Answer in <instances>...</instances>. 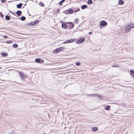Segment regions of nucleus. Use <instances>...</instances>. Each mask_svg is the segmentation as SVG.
Listing matches in <instances>:
<instances>
[{
    "instance_id": "9b49d317",
    "label": "nucleus",
    "mask_w": 134,
    "mask_h": 134,
    "mask_svg": "<svg viewBox=\"0 0 134 134\" xmlns=\"http://www.w3.org/2000/svg\"><path fill=\"white\" fill-rule=\"evenodd\" d=\"M35 62L37 63H40L41 62V60L40 58H37L35 60Z\"/></svg>"
},
{
    "instance_id": "393cba45",
    "label": "nucleus",
    "mask_w": 134,
    "mask_h": 134,
    "mask_svg": "<svg viewBox=\"0 0 134 134\" xmlns=\"http://www.w3.org/2000/svg\"><path fill=\"white\" fill-rule=\"evenodd\" d=\"M78 18L76 19L75 20L74 23H75L76 24H78Z\"/></svg>"
},
{
    "instance_id": "4468645a",
    "label": "nucleus",
    "mask_w": 134,
    "mask_h": 134,
    "mask_svg": "<svg viewBox=\"0 0 134 134\" xmlns=\"http://www.w3.org/2000/svg\"><path fill=\"white\" fill-rule=\"evenodd\" d=\"M22 5V3H19L17 5V7L18 8H21Z\"/></svg>"
},
{
    "instance_id": "a211bd4d",
    "label": "nucleus",
    "mask_w": 134,
    "mask_h": 134,
    "mask_svg": "<svg viewBox=\"0 0 134 134\" xmlns=\"http://www.w3.org/2000/svg\"><path fill=\"white\" fill-rule=\"evenodd\" d=\"M1 55L3 57H5L7 56L8 55V54L5 53H2Z\"/></svg>"
},
{
    "instance_id": "dca6fc26",
    "label": "nucleus",
    "mask_w": 134,
    "mask_h": 134,
    "mask_svg": "<svg viewBox=\"0 0 134 134\" xmlns=\"http://www.w3.org/2000/svg\"><path fill=\"white\" fill-rule=\"evenodd\" d=\"M20 76L21 78H22V77L24 75V73L20 71Z\"/></svg>"
},
{
    "instance_id": "7c9ffc66",
    "label": "nucleus",
    "mask_w": 134,
    "mask_h": 134,
    "mask_svg": "<svg viewBox=\"0 0 134 134\" xmlns=\"http://www.w3.org/2000/svg\"><path fill=\"white\" fill-rule=\"evenodd\" d=\"M96 96H97L98 97H99L100 98H99L100 99H101L102 98V97H101V96H100L99 95L96 94Z\"/></svg>"
},
{
    "instance_id": "0eeeda50",
    "label": "nucleus",
    "mask_w": 134,
    "mask_h": 134,
    "mask_svg": "<svg viewBox=\"0 0 134 134\" xmlns=\"http://www.w3.org/2000/svg\"><path fill=\"white\" fill-rule=\"evenodd\" d=\"M62 27L64 29H66V28L67 27L66 24L65 23H62Z\"/></svg>"
},
{
    "instance_id": "2f4dec72",
    "label": "nucleus",
    "mask_w": 134,
    "mask_h": 134,
    "mask_svg": "<svg viewBox=\"0 0 134 134\" xmlns=\"http://www.w3.org/2000/svg\"><path fill=\"white\" fill-rule=\"evenodd\" d=\"M6 0H1V1L2 3H4Z\"/></svg>"
},
{
    "instance_id": "4c0bfd02",
    "label": "nucleus",
    "mask_w": 134,
    "mask_h": 134,
    "mask_svg": "<svg viewBox=\"0 0 134 134\" xmlns=\"http://www.w3.org/2000/svg\"><path fill=\"white\" fill-rule=\"evenodd\" d=\"M57 11L58 12H59V9H58L57 10Z\"/></svg>"
},
{
    "instance_id": "a878e982",
    "label": "nucleus",
    "mask_w": 134,
    "mask_h": 134,
    "mask_svg": "<svg viewBox=\"0 0 134 134\" xmlns=\"http://www.w3.org/2000/svg\"><path fill=\"white\" fill-rule=\"evenodd\" d=\"M40 5L42 7L44 6V5L43 3L42 2H40Z\"/></svg>"
},
{
    "instance_id": "5701e85b",
    "label": "nucleus",
    "mask_w": 134,
    "mask_h": 134,
    "mask_svg": "<svg viewBox=\"0 0 134 134\" xmlns=\"http://www.w3.org/2000/svg\"><path fill=\"white\" fill-rule=\"evenodd\" d=\"M96 94H89L88 95V96L89 97H90V96H91L92 97H96Z\"/></svg>"
},
{
    "instance_id": "f3484780",
    "label": "nucleus",
    "mask_w": 134,
    "mask_h": 134,
    "mask_svg": "<svg viewBox=\"0 0 134 134\" xmlns=\"http://www.w3.org/2000/svg\"><path fill=\"white\" fill-rule=\"evenodd\" d=\"M73 12V11L72 10V9H70L69 10V14H72Z\"/></svg>"
},
{
    "instance_id": "412c9836",
    "label": "nucleus",
    "mask_w": 134,
    "mask_h": 134,
    "mask_svg": "<svg viewBox=\"0 0 134 134\" xmlns=\"http://www.w3.org/2000/svg\"><path fill=\"white\" fill-rule=\"evenodd\" d=\"M65 1V0H62V1H60L59 2V4L60 5H61L62 4H63V2H64Z\"/></svg>"
},
{
    "instance_id": "4be33fe9",
    "label": "nucleus",
    "mask_w": 134,
    "mask_h": 134,
    "mask_svg": "<svg viewBox=\"0 0 134 134\" xmlns=\"http://www.w3.org/2000/svg\"><path fill=\"white\" fill-rule=\"evenodd\" d=\"M26 18L25 16H23L21 17V19L22 21H23L25 20Z\"/></svg>"
},
{
    "instance_id": "f257e3e1",
    "label": "nucleus",
    "mask_w": 134,
    "mask_h": 134,
    "mask_svg": "<svg viewBox=\"0 0 134 134\" xmlns=\"http://www.w3.org/2000/svg\"><path fill=\"white\" fill-rule=\"evenodd\" d=\"M134 27V25L133 24L126 25L124 27V31L126 32H129L131 29Z\"/></svg>"
},
{
    "instance_id": "bb28decb",
    "label": "nucleus",
    "mask_w": 134,
    "mask_h": 134,
    "mask_svg": "<svg viewBox=\"0 0 134 134\" xmlns=\"http://www.w3.org/2000/svg\"><path fill=\"white\" fill-rule=\"evenodd\" d=\"M13 46L14 48H16L18 46V45L16 44H13Z\"/></svg>"
},
{
    "instance_id": "7ed1b4c3",
    "label": "nucleus",
    "mask_w": 134,
    "mask_h": 134,
    "mask_svg": "<svg viewBox=\"0 0 134 134\" xmlns=\"http://www.w3.org/2000/svg\"><path fill=\"white\" fill-rule=\"evenodd\" d=\"M67 23L69 24V26L70 29H71L73 28L74 25L73 23L70 22Z\"/></svg>"
},
{
    "instance_id": "1a4fd4ad",
    "label": "nucleus",
    "mask_w": 134,
    "mask_h": 134,
    "mask_svg": "<svg viewBox=\"0 0 134 134\" xmlns=\"http://www.w3.org/2000/svg\"><path fill=\"white\" fill-rule=\"evenodd\" d=\"M130 74L133 76L134 77V70H131L130 71Z\"/></svg>"
},
{
    "instance_id": "f704fd0d",
    "label": "nucleus",
    "mask_w": 134,
    "mask_h": 134,
    "mask_svg": "<svg viewBox=\"0 0 134 134\" xmlns=\"http://www.w3.org/2000/svg\"><path fill=\"white\" fill-rule=\"evenodd\" d=\"M3 37L4 38H6L7 37V36H6L5 35V36H3Z\"/></svg>"
},
{
    "instance_id": "c9c22d12",
    "label": "nucleus",
    "mask_w": 134,
    "mask_h": 134,
    "mask_svg": "<svg viewBox=\"0 0 134 134\" xmlns=\"http://www.w3.org/2000/svg\"><path fill=\"white\" fill-rule=\"evenodd\" d=\"M0 15H1V16L2 17H3L4 15L3 14H1Z\"/></svg>"
},
{
    "instance_id": "c756f323",
    "label": "nucleus",
    "mask_w": 134,
    "mask_h": 134,
    "mask_svg": "<svg viewBox=\"0 0 134 134\" xmlns=\"http://www.w3.org/2000/svg\"><path fill=\"white\" fill-rule=\"evenodd\" d=\"M119 66V65H113L112 66V67H118Z\"/></svg>"
},
{
    "instance_id": "72a5a7b5",
    "label": "nucleus",
    "mask_w": 134,
    "mask_h": 134,
    "mask_svg": "<svg viewBox=\"0 0 134 134\" xmlns=\"http://www.w3.org/2000/svg\"><path fill=\"white\" fill-rule=\"evenodd\" d=\"M68 43V40H67V41H65L64 42V43Z\"/></svg>"
},
{
    "instance_id": "20e7f679",
    "label": "nucleus",
    "mask_w": 134,
    "mask_h": 134,
    "mask_svg": "<svg viewBox=\"0 0 134 134\" xmlns=\"http://www.w3.org/2000/svg\"><path fill=\"white\" fill-rule=\"evenodd\" d=\"M101 25L102 26H104L107 25V23L104 21H101L100 23Z\"/></svg>"
},
{
    "instance_id": "58836bf2",
    "label": "nucleus",
    "mask_w": 134,
    "mask_h": 134,
    "mask_svg": "<svg viewBox=\"0 0 134 134\" xmlns=\"http://www.w3.org/2000/svg\"><path fill=\"white\" fill-rule=\"evenodd\" d=\"M2 14V13L0 12V15Z\"/></svg>"
},
{
    "instance_id": "f8f14e48",
    "label": "nucleus",
    "mask_w": 134,
    "mask_h": 134,
    "mask_svg": "<svg viewBox=\"0 0 134 134\" xmlns=\"http://www.w3.org/2000/svg\"><path fill=\"white\" fill-rule=\"evenodd\" d=\"M124 3V2L122 1L121 0H119V1L118 3L119 4H121V5H122Z\"/></svg>"
},
{
    "instance_id": "e433bc0d",
    "label": "nucleus",
    "mask_w": 134,
    "mask_h": 134,
    "mask_svg": "<svg viewBox=\"0 0 134 134\" xmlns=\"http://www.w3.org/2000/svg\"><path fill=\"white\" fill-rule=\"evenodd\" d=\"M90 34H92V33L91 32H90L89 33Z\"/></svg>"
},
{
    "instance_id": "f03ea898",
    "label": "nucleus",
    "mask_w": 134,
    "mask_h": 134,
    "mask_svg": "<svg viewBox=\"0 0 134 134\" xmlns=\"http://www.w3.org/2000/svg\"><path fill=\"white\" fill-rule=\"evenodd\" d=\"M64 48L65 47H59L54 50V52L55 53H57L60 51L64 50Z\"/></svg>"
},
{
    "instance_id": "473e14b6",
    "label": "nucleus",
    "mask_w": 134,
    "mask_h": 134,
    "mask_svg": "<svg viewBox=\"0 0 134 134\" xmlns=\"http://www.w3.org/2000/svg\"><path fill=\"white\" fill-rule=\"evenodd\" d=\"M26 75H25V74H24V75H23L22 76V78H23V77H26Z\"/></svg>"
},
{
    "instance_id": "9d476101",
    "label": "nucleus",
    "mask_w": 134,
    "mask_h": 134,
    "mask_svg": "<svg viewBox=\"0 0 134 134\" xmlns=\"http://www.w3.org/2000/svg\"><path fill=\"white\" fill-rule=\"evenodd\" d=\"M110 108V106L109 105H108L106 107L104 108V109L105 110H109V109Z\"/></svg>"
},
{
    "instance_id": "423d86ee",
    "label": "nucleus",
    "mask_w": 134,
    "mask_h": 134,
    "mask_svg": "<svg viewBox=\"0 0 134 134\" xmlns=\"http://www.w3.org/2000/svg\"><path fill=\"white\" fill-rule=\"evenodd\" d=\"M98 129L97 127H93L92 128V131L93 132H96Z\"/></svg>"
},
{
    "instance_id": "aec40b11",
    "label": "nucleus",
    "mask_w": 134,
    "mask_h": 134,
    "mask_svg": "<svg viewBox=\"0 0 134 134\" xmlns=\"http://www.w3.org/2000/svg\"><path fill=\"white\" fill-rule=\"evenodd\" d=\"M87 7V5H83L81 7V8L82 9H84L85 8H86Z\"/></svg>"
},
{
    "instance_id": "ddd939ff",
    "label": "nucleus",
    "mask_w": 134,
    "mask_h": 134,
    "mask_svg": "<svg viewBox=\"0 0 134 134\" xmlns=\"http://www.w3.org/2000/svg\"><path fill=\"white\" fill-rule=\"evenodd\" d=\"M75 40V39H71L68 40V43H71L74 41Z\"/></svg>"
},
{
    "instance_id": "6ab92c4d",
    "label": "nucleus",
    "mask_w": 134,
    "mask_h": 134,
    "mask_svg": "<svg viewBox=\"0 0 134 134\" xmlns=\"http://www.w3.org/2000/svg\"><path fill=\"white\" fill-rule=\"evenodd\" d=\"M5 19L7 20H9L10 19V17L8 15H7L5 16Z\"/></svg>"
},
{
    "instance_id": "b1692460",
    "label": "nucleus",
    "mask_w": 134,
    "mask_h": 134,
    "mask_svg": "<svg viewBox=\"0 0 134 134\" xmlns=\"http://www.w3.org/2000/svg\"><path fill=\"white\" fill-rule=\"evenodd\" d=\"M12 40H7L6 41V42L7 43H10L12 42Z\"/></svg>"
},
{
    "instance_id": "39448f33",
    "label": "nucleus",
    "mask_w": 134,
    "mask_h": 134,
    "mask_svg": "<svg viewBox=\"0 0 134 134\" xmlns=\"http://www.w3.org/2000/svg\"><path fill=\"white\" fill-rule=\"evenodd\" d=\"M85 40L84 38H82L80 40L78 41V42L79 43H81L83 42Z\"/></svg>"
},
{
    "instance_id": "cd10ccee",
    "label": "nucleus",
    "mask_w": 134,
    "mask_h": 134,
    "mask_svg": "<svg viewBox=\"0 0 134 134\" xmlns=\"http://www.w3.org/2000/svg\"><path fill=\"white\" fill-rule=\"evenodd\" d=\"M76 64L77 66H79L80 65V64L79 62H77L76 63Z\"/></svg>"
},
{
    "instance_id": "6e6552de",
    "label": "nucleus",
    "mask_w": 134,
    "mask_h": 134,
    "mask_svg": "<svg viewBox=\"0 0 134 134\" xmlns=\"http://www.w3.org/2000/svg\"><path fill=\"white\" fill-rule=\"evenodd\" d=\"M21 12L20 10L17 11L16 12V14L18 16H20L21 14Z\"/></svg>"
},
{
    "instance_id": "c85d7f7f",
    "label": "nucleus",
    "mask_w": 134,
    "mask_h": 134,
    "mask_svg": "<svg viewBox=\"0 0 134 134\" xmlns=\"http://www.w3.org/2000/svg\"><path fill=\"white\" fill-rule=\"evenodd\" d=\"M80 10V9L79 8H77L76 9V10L75 11H74V12H77L78 11H79Z\"/></svg>"
},
{
    "instance_id": "2eb2a0df",
    "label": "nucleus",
    "mask_w": 134,
    "mask_h": 134,
    "mask_svg": "<svg viewBox=\"0 0 134 134\" xmlns=\"http://www.w3.org/2000/svg\"><path fill=\"white\" fill-rule=\"evenodd\" d=\"M87 3L88 4H91L93 3V2L91 0H89L87 1Z\"/></svg>"
}]
</instances>
